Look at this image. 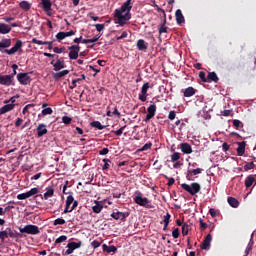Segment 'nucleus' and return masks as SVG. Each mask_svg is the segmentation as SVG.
Listing matches in <instances>:
<instances>
[{"label":"nucleus","instance_id":"1","mask_svg":"<svg viewBox=\"0 0 256 256\" xmlns=\"http://www.w3.org/2000/svg\"><path fill=\"white\" fill-rule=\"evenodd\" d=\"M131 9H133L131 0H126L123 5L114 12V17L116 19L115 23L120 25V27L127 25L131 20Z\"/></svg>","mask_w":256,"mask_h":256},{"label":"nucleus","instance_id":"2","mask_svg":"<svg viewBox=\"0 0 256 256\" xmlns=\"http://www.w3.org/2000/svg\"><path fill=\"white\" fill-rule=\"evenodd\" d=\"M181 187L184 189V191H187V193H190L192 196L197 195V193L201 191V185L197 182L191 184L183 183L181 184Z\"/></svg>","mask_w":256,"mask_h":256},{"label":"nucleus","instance_id":"3","mask_svg":"<svg viewBox=\"0 0 256 256\" xmlns=\"http://www.w3.org/2000/svg\"><path fill=\"white\" fill-rule=\"evenodd\" d=\"M134 202L140 207H146V209H151V205H149V199L143 197L141 193H138L134 197Z\"/></svg>","mask_w":256,"mask_h":256},{"label":"nucleus","instance_id":"4","mask_svg":"<svg viewBox=\"0 0 256 256\" xmlns=\"http://www.w3.org/2000/svg\"><path fill=\"white\" fill-rule=\"evenodd\" d=\"M19 231L28 235H39V227L35 225H26L24 228H20Z\"/></svg>","mask_w":256,"mask_h":256},{"label":"nucleus","instance_id":"5","mask_svg":"<svg viewBox=\"0 0 256 256\" xmlns=\"http://www.w3.org/2000/svg\"><path fill=\"white\" fill-rule=\"evenodd\" d=\"M37 193H39V189L38 188H32L30 191L22 193V194H18L17 195V199L19 201H23L25 199H29V197H33V195H37Z\"/></svg>","mask_w":256,"mask_h":256},{"label":"nucleus","instance_id":"6","mask_svg":"<svg viewBox=\"0 0 256 256\" xmlns=\"http://www.w3.org/2000/svg\"><path fill=\"white\" fill-rule=\"evenodd\" d=\"M69 59L75 60L79 57V52L81 51V47L79 45H72L68 47Z\"/></svg>","mask_w":256,"mask_h":256},{"label":"nucleus","instance_id":"7","mask_svg":"<svg viewBox=\"0 0 256 256\" xmlns=\"http://www.w3.org/2000/svg\"><path fill=\"white\" fill-rule=\"evenodd\" d=\"M21 47H23V41L17 40L11 49H4V53H7V55H15L17 51H21Z\"/></svg>","mask_w":256,"mask_h":256},{"label":"nucleus","instance_id":"8","mask_svg":"<svg viewBox=\"0 0 256 256\" xmlns=\"http://www.w3.org/2000/svg\"><path fill=\"white\" fill-rule=\"evenodd\" d=\"M41 5L43 7V11L46 12V15L48 17H51L53 13L51 12V7H53V3H51V0H41Z\"/></svg>","mask_w":256,"mask_h":256},{"label":"nucleus","instance_id":"9","mask_svg":"<svg viewBox=\"0 0 256 256\" xmlns=\"http://www.w3.org/2000/svg\"><path fill=\"white\" fill-rule=\"evenodd\" d=\"M13 84V75H1L0 74V85L9 87Z\"/></svg>","mask_w":256,"mask_h":256},{"label":"nucleus","instance_id":"10","mask_svg":"<svg viewBox=\"0 0 256 256\" xmlns=\"http://www.w3.org/2000/svg\"><path fill=\"white\" fill-rule=\"evenodd\" d=\"M17 79L21 85H29L31 83V77L27 73H19Z\"/></svg>","mask_w":256,"mask_h":256},{"label":"nucleus","instance_id":"11","mask_svg":"<svg viewBox=\"0 0 256 256\" xmlns=\"http://www.w3.org/2000/svg\"><path fill=\"white\" fill-rule=\"evenodd\" d=\"M147 115L145 121H151L155 117V113L157 112V106L155 104L150 105L147 108Z\"/></svg>","mask_w":256,"mask_h":256},{"label":"nucleus","instance_id":"12","mask_svg":"<svg viewBox=\"0 0 256 256\" xmlns=\"http://www.w3.org/2000/svg\"><path fill=\"white\" fill-rule=\"evenodd\" d=\"M81 247V242H70L67 244V250L65 252L66 255H71L75 249H79Z\"/></svg>","mask_w":256,"mask_h":256},{"label":"nucleus","instance_id":"13","mask_svg":"<svg viewBox=\"0 0 256 256\" xmlns=\"http://www.w3.org/2000/svg\"><path fill=\"white\" fill-rule=\"evenodd\" d=\"M7 237H15V233H13V230H11V228H6L4 231L0 232L1 241H5Z\"/></svg>","mask_w":256,"mask_h":256},{"label":"nucleus","instance_id":"14","mask_svg":"<svg viewBox=\"0 0 256 256\" xmlns=\"http://www.w3.org/2000/svg\"><path fill=\"white\" fill-rule=\"evenodd\" d=\"M213 237L211 236V234H208L203 243H202V246H201V249H204V250H209L210 247H211V241H212Z\"/></svg>","mask_w":256,"mask_h":256},{"label":"nucleus","instance_id":"15","mask_svg":"<svg viewBox=\"0 0 256 256\" xmlns=\"http://www.w3.org/2000/svg\"><path fill=\"white\" fill-rule=\"evenodd\" d=\"M180 149L182 153L186 155H191V153H193V148L189 145V143H182L180 145Z\"/></svg>","mask_w":256,"mask_h":256},{"label":"nucleus","instance_id":"16","mask_svg":"<svg viewBox=\"0 0 256 256\" xmlns=\"http://www.w3.org/2000/svg\"><path fill=\"white\" fill-rule=\"evenodd\" d=\"M73 200H74V198H73L72 195H69V196L67 197V200H66V207H65V209H64V213H71V207H72V205H73Z\"/></svg>","mask_w":256,"mask_h":256},{"label":"nucleus","instance_id":"17","mask_svg":"<svg viewBox=\"0 0 256 256\" xmlns=\"http://www.w3.org/2000/svg\"><path fill=\"white\" fill-rule=\"evenodd\" d=\"M15 109V104H6L0 108V115H5V113H9V111H13Z\"/></svg>","mask_w":256,"mask_h":256},{"label":"nucleus","instance_id":"18","mask_svg":"<svg viewBox=\"0 0 256 256\" xmlns=\"http://www.w3.org/2000/svg\"><path fill=\"white\" fill-rule=\"evenodd\" d=\"M136 45H137L139 51H147V49L149 47V44L147 42H145V40H143V39H139L137 41Z\"/></svg>","mask_w":256,"mask_h":256},{"label":"nucleus","instance_id":"19","mask_svg":"<svg viewBox=\"0 0 256 256\" xmlns=\"http://www.w3.org/2000/svg\"><path fill=\"white\" fill-rule=\"evenodd\" d=\"M8 33H11V26L0 23V35H7Z\"/></svg>","mask_w":256,"mask_h":256},{"label":"nucleus","instance_id":"20","mask_svg":"<svg viewBox=\"0 0 256 256\" xmlns=\"http://www.w3.org/2000/svg\"><path fill=\"white\" fill-rule=\"evenodd\" d=\"M55 195V189L53 186H49L46 188V192L44 193V199L47 201V199H50V197H53Z\"/></svg>","mask_w":256,"mask_h":256},{"label":"nucleus","instance_id":"21","mask_svg":"<svg viewBox=\"0 0 256 256\" xmlns=\"http://www.w3.org/2000/svg\"><path fill=\"white\" fill-rule=\"evenodd\" d=\"M175 15L178 25H181V23H185V17L183 16V12H181L180 9L176 10Z\"/></svg>","mask_w":256,"mask_h":256},{"label":"nucleus","instance_id":"22","mask_svg":"<svg viewBox=\"0 0 256 256\" xmlns=\"http://www.w3.org/2000/svg\"><path fill=\"white\" fill-rule=\"evenodd\" d=\"M38 137H43V135H47V126L45 124H40L37 127Z\"/></svg>","mask_w":256,"mask_h":256},{"label":"nucleus","instance_id":"23","mask_svg":"<svg viewBox=\"0 0 256 256\" xmlns=\"http://www.w3.org/2000/svg\"><path fill=\"white\" fill-rule=\"evenodd\" d=\"M245 154V142H238L237 155L243 157Z\"/></svg>","mask_w":256,"mask_h":256},{"label":"nucleus","instance_id":"24","mask_svg":"<svg viewBox=\"0 0 256 256\" xmlns=\"http://www.w3.org/2000/svg\"><path fill=\"white\" fill-rule=\"evenodd\" d=\"M11 47V39H3L0 41V51H3V49H7Z\"/></svg>","mask_w":256,"mask_h":256},{"label":"nucleus","instance_id":"25","mask_svg":"<svg viewBox=\"0 0 256 256\" xmlns=\"http://www.w3.org/2000/svg\"><path fill=\"white\" fill-rule=\"evenodd\" d=\"M54 71H60V69H65V62L63 60H57L54 64Z\"/></svg>","mask_w":256,"mask_h":256},{"label":"nucleus","instance_id":"26","mask_svg":"<svg viewBox=\"0 0 256 256\" xmlns=\"http://www.w3.org/2000/svg\"><path fill=\"white\" fill-rule=\"evenodd\" d=\"M203 172V170L201 168H197V169H193V170H189L188 174H187V179L189 181H191V175H201V173Z\"/></svg>","mask_w":256,"mask_h":256},{"label":"nucleus","instance_id":"27","mask_svg":"<svg viewBox=\"0 0 256 256\" xmlns=\"http://www.w3.org/2000/svg\"><path fill=\"white\" fill-rule=\"evenodd\" d=\"M111 217L112 219H115L116 221H118V219H125V213L119 212V211L113 212L111 214Z\"/></svg>","mask_w":256,"mask_h":256},{"label":"nucleus","instance_id":"28","mask_svg":"<svg viewBox=\"0 0 256 256\" xmlns=\"http://www.w3.org/2000/svg\"><path fill=\"white\" fill-rule=\"evenodd\" d=\"M19 7L23 9V11H29V9H31V3L24 0L19 3Z\"/></svg>","mask_w":256,"mask_h":256},{"label":"nucleus","instance_id":"29","mask_svg":"<svg viewBox=\"0 0 256 256\" xmlns=\"http://www.w3.org/2000/svg\"><path fill=\"white\" fill-rule=\"evenodd\" d=\"M255 183V176L249 175L245 180V187L249 188Z\"/></svg>","mask_w":256,"mask_h":256},{"label":"nucleus","instance_id":"30","mask_svg":"<svg viewBox=\"0 0 256 256\" xmlns=\"http://www.w3.org/2000/svg\"><path fill=\"white\" fill-rule=\"evenodd\" d=\"M66 75H69V70H62L58 73L53 74L54 79H61L62 77H65Z\"/></svg>","mask_w":256,"mask_h":256},{"label":"nucleus","instance_id":"31","mask_svg":"<svg viewBox=\"0 0 256 256\" xmlns=\"http://www.w3.org/2000/svg\"><path fill=\"white\" fill-rule=\"evenodd\" d=\"M102 249L106 253H115L117 251L115 246H107L106 244H103Z\"/></svg>","mask_w":256,"mask_h":256},{"label":"nucleus","instance_id":"32","mask_svg":"<svg viewBox=\"0 0 256 256\" xmlns=\"http://www.w3.org/2000/svg\"><path fill=\"white\" fill-rule=\"evenodd\" d=\"M195 95V89L193 87H188L184 90V97H193Z\"/></svg>","mask_w":256,"mask_h":256},{"label":"nucleus","instance_id":"33","mask_svg":"<svg viewBox=\"0 0 256 256\" xmlns=\"http://www.w3.org/2000/svg\"><path fill=\"white\" fill-rule=\"evenodd\" d=\"M228 203L230 207H234V208L239 207V201L233 197H228Z\"/></svg>","mask_w":256,"mask_h":256},{"label":"nucleus","instance_id":"34","mask_svg":"<svg viewBox=\"0 0 256 256\" xmlns=\"http://www.w3.org/2000/svg\"><path fill=\"white\" fill-rule=\"evenodd\" d=\"M171 220V214L166 213V215L164 216L163 222H164V228L163 230H167V227H169V221Z\"/></svg>","mask_w":256,"mask_h":256},{"label":"nucleus","instance_id":"35","mask_svg":"<svg viewBox=\"0 0 256 256\" xmlns=\"http://www.w3.org/2000/svg\"><path fill=\"white\" fill-rule=\"evenodd\" d=\"M32 43H34L35 45H49V47L53 45V42H43L41 40H38L37 38H33Z\"/></svg>","mask_w":256,"mask_h":256},{"label":"nucleus","instance_id":"36","mask_svg":"<svg viewBox=\"0 0 256 256\" xmlns=\"http://www.w3.org/2000/svg\"><path fill=\"white\" fill-rule=\"evenodd\" d=\"M207 81H214L215 83H217V81H219V78L217 77V74L215 72H210L208 74Z\"/></svg>","mask_w":256,"mask_h":256},{"label":"nucleus","instance_id":"37","mask_svg":"<svg viewBox=\"0 0 256 256\" xmlns=\"http://www.w3.org/2000/svg\"><path fill=\"white\" fill-rule=\"evenodd\" d=\"M96 204L92 207V211L94 213H99L100 211L103 210V205H101V203L99 202H95Z\"/></svg>","mask_w":256,"mask_h":256},{"label":"nucleus","instance_id":"38","mask_svg":"<svg viewBox=\"0 0 256 256\" xmlns=\"http://www.w3.org/2000/svg\"><path fill=\"white\" fill-rule=\"evenodd\" d=\"M91 126L94 127L95 129H98L99 131H102V129H105V126L101 125V122L99 121L92 122Z\"/></svg>","mask_w":256,"mask_h":256},{"label":"nucleus","instance_id":"39","mask_svg":"<svg viewBox=\"0 0 256 256\" xmlns=\"http://www.w3.org/2000/svg\"><path fill=\"white\" fill-rule=\"evenodd\" d=\"M181 159V154L179 152H175L171 155V161L172 163H175Z\"/></svg>","mask_w":256,"mask_h":256},{"label":"nucleus","instance_id":"40","mask_svg":"<svg viewBox=\"0 0 256 256\" xmlns=\"http://www.w3.org/2000/svg\"><path fill=\"white\" fill-rule=\"evenodd\" d=\"M147 91H149V82L143 84L141 89L142 95H147Z\"/></svg>","mask_w":256,"mask_h":256},{"label":"nucleus","instance_id":"41","mask_svg":"<svg viewBox=\"0 0 256 256\" xmlns=\"http://www.w3.org/2000/svg\"><path fill=\"white\" fill-rule=\"evenodd\" d=\"M152 145H153V144H152L151 142L146 143V144L143 146V148L138 149V151H139V152L149 151V149H151Z\"/></svg>","mask_w":256,"mask_h":256},{"label":"nucleus","instance_id":"42","mask_svg":"<svg viewBox=\"0 0 256 256\" xmlns=\"http://www.w3.org/2000/svg\"><path fill=\"white\" fill-rule=\"evenodd\" d=\"M53 114V109L51 107H48V108H44L42 110V115H52Z\"/></svg>","mask_w":256,"mask_h":256},{"label":"nucleus","instance_id":"43","mask_svg":"<svg viewBox=\"0 0 256 256\" xmlns=\"http://www.w3.org/2000/svg\"><path fill=\"white\" fill-rule=\"evenodd\" d=\"M71 121H72V119L69 116L62 117V123H64V125H71Z\"/></svg>","mask_w":256,"mask_h":256},{"label":"nucleus","instance_id":"44","mask_svg":"<svg viewBox=\"0 0 256 256\" xmlns=\"http://www.w3.org/2000/svg\"><path fill=\"white\" fill-rule=\"evenodd\" d=\"M56 39H57L58 41H63V39H66L65 32H58V33L56 34Z\"/></svg>","mask_w":256,"mask_h":256},{"label":"nucleus","instance_id":"45","mask_svg":"<svg viewBox=\"0 0 256 256\" xmlns=\"http://www.w3.org/2000/svg\"><path fill=\"white\" fill-rule=\"evenodd\" d=\"M65 241H67V236L62 235V236L58 237V238L55 240V243H57V244H59V243H65Z\"/></svg>","mask_w":256,"mask_h":256},{"label":"nucleus","instance_id":"46","mask_svg":"<svg viewBox=\"0 0 256 256\" xmlns=\"http://www.w3.org/2000/svg\"><path fill=\"white\" fill-rule=\"evenodd\" d=\"M189 233V225L183 224L182 225V235H188Z\"/></svg>","mask_w":256,"mask_h":256},{"label":"nucleus","instance_id":"47","mask_svg":"<svg viewBox=\"0 0 256 256\" xmlns=\"http://www.w3.org/2000/svg\"><path fill=\"white\" fill-rule=\"evenodd\" d=\"M255 167V164L253 162H250V163H247L245 166H244V170L245 171H251V169H253Z\"/></svg>","mask_w":256,"mask_h":256},{"label":"nucleus","instance_id":"48","mask_svg":"<svg viewBox=\"0 0 256 256\" xmlns=\"http://www.w3.org/2000/svg\"><path fill=\"white\" fill-rule=\"evenodd\" d=\"M54 225H65V219L57 218L56 220H54Z\"/></svg>","mask_w":256,"mask_h":256},{"label":"nucleus","instance_id":"49","mask_svg":"<svg viewBox=\"0 0 256 256\" xmlns=\"http://www.w3.org/2000/svg\"><path fill=\"white\" fill-rule=\"evenodd\" d=\"M126 126H122L120 129H118L117 131L114 132V135H116L117 137H120V135H123V131L125 130Z\"/></svg>","mask_w":256,"mask_h":256},{"label":"nucleus","instance_id":"50","mask_svg":"<svg viewBox=\"0 0 256 256\" xmlns=\"http://www.w3.org/2000/svg\"><path fill=\"white\" fill-rule=\"evenodd\" d=\"M251 249H253V243H249L246 247V250H245V255L244 256H248L249 255V251H251Z\"/></svg>","mask_w":256,"mask_h":256},{"label":"nucleus","instance_id":"51","mask_svg":"<svg viewBox=\"0 0 256 256\" xmlns=\"http://www.w3.org/2000/svg\"><path fill=\"white\" fill-rule=\"evenodd\" d=\"M101 39V34L94 36L93 38L89 39L90 43H97Z\"/></svg>","mask_w":256,"mask_h":256},{"label":"nucleus","instance_id":"52","mask_svg":"<svg viewBox=\"0 0 256 256\" xmlns=\"http://www.w3.org/2000/svg\"><path fill=\"white\" fill-rule=\"evenodd\" d=\"M91 245L93 246L94 249H97L98 247H101V242L94 240L91 242Z\"/></svg>","mask_w":256,"mask_h":256},{"label":"nucleus","instance_id":"53","mask_svg":"<svg viewBox=\"0 0 256 256\" xmlns=\"http://www.w3.org/2000/svg\"><path fill=\"white\" fill-rule=\"evenodd\" d=\"M96 31H103L105 29V24H96L95 25Z\"/></svg>","mask_w":256,"mask_h":256},{"label":"nucleus","instance_id":"54","mask_svg":"<svg viewBox=\"0 0 256 256\" xmlns=\"http://www.w3.org/2000/svg\"><path fill=\"white\" fill-rule=\"evenodd\" d=\"M172 237H174V239L179 237V228H176L172 231Z\"/></svg>","mask_w":256,"mask_h":256},{"label":"nucleus","instance_id":"55","mask_svg":"<svg viewBox=\"0 0 256 256\" xmlns=\"http://www.w3.org/2000/svg\"><path fill=\"white\" fill-rule=\"evenodd\" d=\"M149 94H140L139 95V99L140 101H142L143 103H145V101H147V97H148Z\"/></svg>","mask_w":256,"mask_h":256},{"label":"nucleus","instance_id":"56","mask_svg":"<svg viewBox=\"0 0 256 256\" xmlns=\"http://www.w3.org/2000/svg\"><path fill=\"white\" fill-rule=\"evenodd\" d=\"M199 77L204 83H207L208 80L205 77V72H199Z\"/></svg>","mask_w":256,"mask_h":256},{"label":"nucleus","instance_id":"57","mask_svg":"<svg viewBox=\"0 0 256 256\" xmlns=\"http://www.w3.org/2000/svg\"><path fill=\"white\" fill-rule=\"evenodd\" d=\"M159 33L160 35L162 33H167V26H165V24H163L160 28H159Z\"/></svg>","mask_w":256,"mask_h":256},{"label":"nucleus","instance_id":"58","mask_svg":"<svg viewBox=\"0 0 256 256\" xmlns=\"http://www.w3.org/2000/svg\"><path fill=\"white\" fill-rule=\"evenodd\" d=\"M175 117H176L175 111H170L168 115V119H170V121H173Z\"/></svg>","mask_w":256,"mask_h":256},{"label":"nucleus","instance_id":"59","mask_svg":"<svg viewBox=\"0 0 256 256\" xmlns=\"http://www.w3.org/2000/svg\"><path fill=\"white\" fill-rule=\"evenodd\" d=\"M233 125L236 129H239L241 127V121L240 120H234Z\"/></svg>","mask_w":256,"mask_h":256},{"label":"nucleus","instance_id":"60","mask_svg":"<svg viewBox=\"0 0 256 256\" xmlns=\"http://www.w3.org/2000/svg\"><path fill=\"white\" fill-rule=\"evenodd\" d=\"M53 51L54 53H63V51H65V48L54 47Z\"/></svg>","mask_w":256,"mask_h":256},{"label":"nucleus","instance_id":"61","mask_svg":"<svg viewBox=\"0 0 256 256\" xmlns=\"http://www.w3.org/2000/svg\"><path fill=\"white\" fill-rule=\"evenodd\" d=\"M22 123H23V119L17 118L15 122V127H21Z\"/></svg>","mask_w":256,"mask_h":256},{"label":"nucleus","instance_id":"62","mask_svg":"<svg viewBox=\"0 0 256 256\" xmlns=\"http://www.w3.org/2000/svg\"><path fill=\"white\" fill-rule=\"evenodd\" d=\"M127 35H128L127 32L124 31V32H122V34L119 37H117V40L119 41L121 39H125V38H127Z\"/></svg>","mask_w":256,"mask_h":256},{"label":"nucleus","instance_id":"63","mask_svg":"<svg viewBox=\"0 0 256 256\" xmlns=\"http://www.w3.org/2000/svg\"><path fill=\"white\" fill-rule=\"evenodd\" d=\"M73 35H75V31L71 30V31H68V32H65V37H73Z\"/></svg>","mask_w":256,"mask_h":256},{"label":"nucleus","instance_id":"64","mask_svg":"<svg viewBox=\"0 0 256 256\" xmlns=\"http://www.w3.org/2000/svg\"><path fill=\"white\" fill-rule=\"evenodd\" d=\"M107 153H109V149H108V148H103V149L100 150V152H99L100 155H107Z\"/></svg>","mask_w":256,"mask_h":256}]
</instances>
